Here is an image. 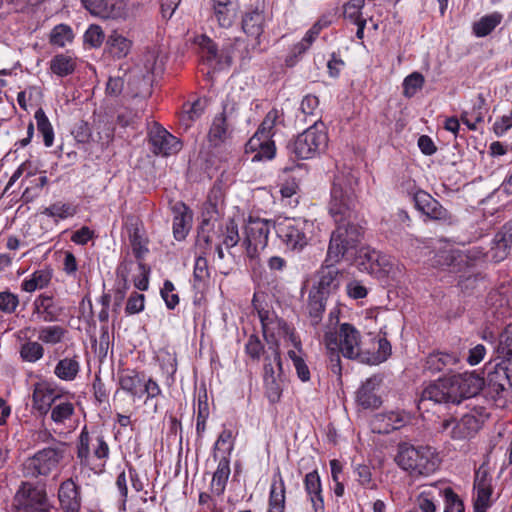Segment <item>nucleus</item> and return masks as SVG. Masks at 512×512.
Masks as SVG:
<instances>
[{"label": "nucleus", "instance_id": "nucleus-1", "mask_svg": "<svg viewBox=\"0 0 512 512\" xmlns=\"http://www.w3.org/2000/svg\"><path fill=\"white\" fill-rule=\"evenodd\" d=\"M355 194L351 180L336 176L331 189L329 212L337 227L331 233L326 262L338 263L342 259L352 261L362 238V227L354 223Z\"/></svg>", "mask_w": 512, "mask_h": 512}, {"label": "nucleus", "instance_id": "nucleus-2", "mask_svg": "<svg viewBox=\"0 0 512 512\" xmlns=\"http://www.w3.org/2000/svg\"><path fill=\"white\" fill-rule=\"evenodd\" d=\"M324 342L326 348L331 352L330 361L333 373H341L339 353L348 359H359L361 362H365L361 350V334L350 323H342L336 330L329 327L325 332Z\"/></svg>", "mask_w": 512, "mask_h": 512}, {"label": "nucleus", "instance_id": "nucleus-3", "mask_svg": "<svg viewBox=\"0 0 512 512\" xmlns=\"http://www.w3.org/2000/svg\"><path fill=\"white\" fill-rule=\"evenodd\" d=\"M284 123L282 110L271 109L263 119L254 135L248 140L245 146L246 153H254L252 162L271 160L276 153L275 143L272 137L279 126Z\"/></svg>", "mask_w": 512, "mask_h": 512}, {"label": "nucleus", "instance_id": "nucleus-4", "mask_svg": "<svg viewBox=\"0 0 512 512\" xmlns=\"http://www.w3.org/2000/svg\"><path fill=\"white\" fill-rule=\"evenodd\" d=\"M397 465L412 476H427L435 472L439 461L434 450L428 446H413L400 443L395 457Z\"/></svg>", "mask_w": 512, "mask_h": 512}, {"label": "nucleus", "instance_id": "nucleus-5", "mask_svg": "<svg viewBox=\"0 0 512 512\" xmlns=\"http://www.w3.org/2000/svg\"><path fill=\"white\" fill-rule=\"evenodd\" d=\"M484 391L498 407H505L512 401V360L510 358L498 363H488Z\"/></svg>", "mask_w": 512, "mask_h": 512}, {"label": "nucleus", "instance_id": "nucleus-6", "mask_svg": "<svg viewBox=\"0 0 512 512\" xmlns=\"http://www.w3.org/2000/svg\"><path fill=\"white\" fill-rule=\"evenodd\" d=\"M273 228L286 250L299 253L311 240L314 223L304 218L279 217Z\"/></svg>", "mask_w": 512, "mask_h": 512}, {"label": "nucleus", "instance_id": "nucleus-7", "mask_svg": "<svg viewBox=\"0 0 512 512\" xmlns=\"http://www.w3.org/2000/svg\"><path fill=\"white\" fill-rule=\"evenodd\" d=\"M67 444L57 442L52 446L37 451L33 456L25 460L23 473L27 477H47L57 471L65 459Z\"/></svg>", "mask_w": 512, "mask_h": 512}, {"label": "nucleus", "instance_id": "nucleus-8", "mask_svg": "<svg viewBox=\"0 0 512 512\" xmlns=\"http://www.w3.org/2000/svg\"><path fill=\"white\" fill-rule=\"evenodd\" d=\"M118 383L120 389L129 394L133 399H140L146 395L144 401L146 405L162 395V389L157 381L133 369H126L119 373Z\"/></svg>", "mask_w": 512, "mask_h": 512}, {"label": "nucleus", "instance_id": "nucleus-9", "mask_svg": "<svg viewBox=\"0 0 512 512\" xmlns=\"http://www.w3.org/2000/svg\"><path fill=\"white\" fill-rule=\"evenodd\" d=\"M440 500L444 502V512H464V504L449 486L430 485L417 498L422 512H436Z\"/></svg>", "mask_w": 512, "mask_h": 512}, {"label": "nucleus", "instance_id": "nucleus-10", "mask_svg": "<svg viewBox=\"0 0 512 512\" xmlns=\"http://www.w3.org/2000/svg\"><path fill=\"white\" fill-rule=\"evenodd\" d=\"M91 451L93 453V457L100 461L98 469L101 472L104 469L110 454L108 443L100 434L91 436L86 427H84L78 438L76 452L77 459L82 467H89L90 469L95 470L91 467Z\"/></svg>", "mask_w": 512, "mask_h": 512}, {"label": "nucleus", "instance_id": "nucleus-11", "mask_svg": "<svg viewBox=\"0 0 512 512\" xmlns=\"http://www.w3.org/2000/svg\"><path fill=\"white\" fill-rule=\"evenodd\" d=\"M328 142L327 134L319 129L316 122L299 134L293 144L291 151L299 159H310L325 150Z\"/></svg>", "mask_w": 512, "mask_h": 512}, {"label": "nucleus", "instance_id": "nucleus-12", "mask_svg": "<svg viewBox=\"0 0 512 512\" xmlns=\"http://www.w3.org/2000/svg\"><path fill=\"white\" fill-rule=\"evenodd\" d=\"M271 226V220L252 216L248 218L244 226L243 243L249 258L257 257L259 251L267 246Z\"/></svg>", "mask_w": 512, "mask_h": 512}, {"label": "nucleus", "instance_id": "nucleus-13", "mask_svg": "<svg viewBox=\"0 0 512 512\" xmlns=\"http://www.w3.org/2000/svg\"><path fill=\"white\" fill-rule=\"evenodd\" d=\"M17 512H51L45 489L31 483H22L15 495Z\"/></svg>", "mask_w": 512, "mask_h": 512}, {"label": "nucleus", "instance_id": "nucleus-14", "mask_svg": "<svg viewBox=\"0 0 512 512\" xmlns=\"http://www.w3.org/2000/svg\"><path fill=\"white\" fill-rule=\"evenodd\" d=\"M282 373V361L278 344L268 346L264 357V384L271 402L280 398L278 378Z\"/></svg>", "mask_w": 512, "mask_h": 512}, {"label": "nucleus", "instance_id": "nucleus-15", "mask_svg": "<svg viewBox=\"0 0 512 512\" xmlns=\"http://www.w3.org/2000/svg\"><path fill=\"white\" fill-rule=\"evenodd\" d=\"M437 263L448 266L453 271H461L463 267H472L478 262L487 259V252L479 246H473L464 251L450 249L444 250L437 255Z\"/></svg>", "mask_w": 512, "mask_h": 512}, {"label": "nucleus", "instance_id": "nucleus-16", "mask_svg": "<svg viewBox=\"0 0 512 512\" xmlns=\"http://www.w3.org/2000/svg\"><path fill=\"white\" fill-rule=\"evenodd\" d=\"M151 151L157 156L168 157L178 153L182 143L164 127L155 123L148 133Z\"/></svg>", "mask_w": 512, "mask_h": 512}, {"label": "nucleus", "instance_id": "nucleus-17", "mask_svg": "<svg viewBox=\"0 0 512 512\" xmlns=\"http://www.w3.org/2000/svg\"><path fill=\"white\" fill-rule=\"evenodd\" d=\"M412 196L415 208L431 220L447 222L450 214L435 198L422 189L409 191Z\"/></svg>", "mask_w": 512, "mask_h": 512}, {"label": "nucleus", "instance_id": "nucleus-18", "mask_svg": "<svg viewBox=\"0 0 512 512\" xmlns=\"http://www.w3.org/2000/svg\"><path fill=\"white\" fill-rule=\"evenodd\" d=\"M481 427L479 418L465 414L460 419H446L441 423V431L455 440H466L475 436Z\"/></svg>", "mask_w": 512, "mask_h": 512}, {"label": "nucleus", "instance_id": "nucleus-19", "mask_svg": "<svg viewBox=\"0 0 512 512\" xmlns=\"http://www.w3.org/2000/svg\"><path fill=\"white\" fill-rule=\"evenodd\" d=\"M450 378L457 404L465 398L476 396L484 389V379L474 373L451 374Z\"/></svg>", "mask_w": 512, "mask_h": 512}, {"label": "nucleus", "instance_id": "nucleus-20", "mask_svg": "<svg viewBox=\"0 0 512 512\" xmlns=\"http://www.w3.org/2000/svg\"><path fill=\"white\" fill-rule=\"evenodd\" d=\"M57 498L63 512H80L82 507L81 486L75 479L67 478L58 487Z\"/></svg>", "mask_w": 512, "mask_h": 512}, {"label": "nucleus", "instance_id": "nucleus-21", "mask_svg": "<svg viewBox=\"0 0 512 512\" xmlns=\"http://www.w3.org/2000/svg\"><path fill=\"white\" fill-rule=\"evenodd\" d=\"M91 14L102 19H125L128 15L121 0H81Z\"/></svg>", "mask_w": 512, "mask_h": 512}, {"label": "nucleus", "instance_id": "nucleus-22", "mask_svg": "<svg viewBox=\"0 0 512 512\" xmlns=\"http://www.w3.org/2000/svg\"><path fill=\"white\" fill-rule=\"evenodd\" d=\"M426 400L433 401L434 403L457 404L456 399H454L450 375L431 382L423 389L420 402L422 403Z\"/></svg>", "mask_w": 512, "mask_h": 512}, {"label": "nucleus", "instance_id": "nucleus-23", "mask_svg": "<svg viewBox=\"0 0 512 512\" xmlns=\"http://www.w3.org/2000/svg\"><path fill=\"white\" fill-rule=\"evenodd\" d=\"M60 396L59 392L50 383H36L32 394V409L38 415L45 416Z\"/></svg>", "mask_w": 512, "mask_h": 512}, {"label": "nucleus", "instance_id": "nucleus-24", "mask_svg": "<svg viewBox=\"0 0 512 512\" xmlns=\"http://www.w3.org/2000/svg\"><path fill=\"white\" fill-rule=\"evenodd\" d=\"M460 363V356L455 352L435 351L430 353L425 361L424 370L431 374L451 373Z\"/></svg>", "mask_w": 512, "mask_h": 512}, {"label": "nucleus", "instance_id": "nucleus-25", "mask_svg": "<svg viewBox=\"0 0 512 512\" xmlns=\"http://www.w3.org/2000/svg\"><path fill=\"white\" fill-rule=\"evenodd\" d=\"M263 335L268 343V346L279 344V338L283 337L285 331H287V323L279 319L274 313L270 314L268 311L259 312Z\"/></svg>", "mask_w": 512, "mask_h": 512}, {"label": "nucleus", "instance_id": "nucleus-26", "mask_svg": "<svg viewBox=\"0 0 512 512\" xmlns=\"http://www.w3.org/2000/svg\"><path fill=\"white\" fill-rule=\"evenodd\" d=\"M408 421V415L401 411L379 413L373 419V431L379 434H388L404 427Z\"/></svg>", "mask_w": 512, "mask_h": 512}, {"label": "nucleus", "instance_id": "nucleus-27", "mask_svg": "<svg viewBox=\"0 0 512 512\" xmlns=\"http://www.w3.org/2000/svg\"><path fill=\"white\" fill-rule=\"evenodd\" d=\"M266 17L263 10L258 8L247 11L242 19V29L248 37L253 38L251 49L254 50L259 44V38L265 27Z\"/></svg>", "mask_w": 512, "mask_h": 512}, {"label": "nucleus", "instance_id": "nucleus-28", "mask_svg": "<svg viewBox=\"0 0 512 512\" xmlns=\"http://www.w3.org/2000/svg\"><path fill=\"white\" fill-rule=\"evenodd\" d=\"M382 379L378 376H372L365 380L359 387L356 400L357 403L364 409L377 408L381 405V398L378 395V390Z\"/></svg>", "mask_w": 512, "mask_h": 512}, {"label": "nucleus", "instance_id": "nucleus-29", "mask_svg": "<svg viewBox=\"0 0 512 512\" xmlns=\"http://www.w3.org/2000/svg\"><path fill=\"white\" fill-rule=\"evenodd\" d=\"M63 312V308L50 295L40 294L33 302V314L43 322H56Z\"/></svg>", "mask_w": 512, "mask_h": 512}, {"label": "nucleus", "instance_id": "nucleus-30", "mask_svg": "<svg viewBox=\"0 0 512 512\" xmlns=\"http://www.w3.org/2000/svg\"><path fill=\"white\" fill-rule=\"evenodd\" d=\"M304 489L314 512H325L322 483L317 470L307 473L303 480Z\"/></svg>", "mask_w": 512, "mask_h": 512}, {"label": "nucleus", "instance_id": "nucleus-31", "mask_svg": "<svg viewBox=\"0 0 512 512\" xmlns=\"http://www.w3.org/2000/svg\"><path fill=\"white\" fill-rule=\"evenodd\" d=\"M201 59L213 69H223L231 65V56H224L223 48L218 50L216 44L207 37L200 43Z\"/></svg>", "mask_w": 512, "mask_h": 512}, {"label": "nucleus", "instance_id": "nucleus-32", "mask_svg": "<svg viewBox=\"0 0 512 512\" xmlns=\"http://www.w3.org/2000/svg\"><path fill=\"white\" fill-rule=\"evenodd\" d=\"M286 505V486L278 468L271 480L267 512H284Z\"/></svg>", "mask_w": 512, "mask_h": 512}, {"label": "nucleus", "instance_id": "nucleus-33", "mask_svg": "<svg viewBox=\"0 0 512 512\" xmlns=\"http://www.w3.org/2000/svg\"><path fill=\"white\" fill-rule=\"evenodd\" d=\"M319 280L317 289L315 292H319L325 296L330 293L336 291L341 282V273L340 270L335 266V263L330 262L323 266L319 273Z\"/></svg>", "mask_w": 512, "mask_h": 512}, {"label": "nucleus", "instance_id": "nucleus-34", "mask_svg": "<svg viewBox=\"0 0 512 512\" xmlns=\"http://www.w3.org/2000/svg\"><path fill=\"white\" fill-rule=\"evenodd\" d=\"M133 46V41L124 34L114 29L106 39V51L114 59H123L127 57Z\"/></svg>", "mask_w": 512, "mask_h": 512}, {"label": "nucleus", "instance_id": "nucleus-35", "mask_svg": "<svg viewBox=\"0 0 512 512\" xmlns=\"http://www.w3.org/2000/svg\"><path fill=\"white\" fill-rule=\"evenodd\" d=\"M52 279V270L44 268L34 271L21 282V290L32 293L36 290L46 288Z\"/></svg>", "mask_w": 512, "mask_h": 512}, {"label": "nucleus", "instance_id": "nucleus-36", "mask_svg": "<svg viewBox=\"0 0 512 512\" xmlns=\"http://www.w3.org/2000/svg\"><path fill=\"white\" fill-rule=\"evenodd\" d=\"M76 66V58L67 53L56 54L49 62L50 71L61 78L73 74Z\"/></svg>", "mask_w": 512, "mask_h": 512}, {"label": "nucleus", "instance_id": "nucleus-37", "mask_svg": "<svg viewBox=\"0 0 512 512\" xmlns=\"http://www.w3.org/2000/svg\"><path fill=\"white\" fill-rule=\"evenodd\" d=\"M80 361L77 355L65 357L57 362L54 368V374L63 381H73L80 372Z\"/></svg>", "mask_w": 512, "mask_h": 512}, {"label": "nucleus", "instance_id": "nucleus-38", "mask_svg": "<svg viewBox=\"0 0 512 512\" xmlns=\"http://www.w3.org/2000/svg\"><path fill=\"white\" fill-rule=\"evenodd\" d=\"M488 315L496 320H502L511 316V308L504 295L499 292H492L488 297Z\"/></svg>", "mask_w": 512, "mask_h": 512}, {"label": "nucleus", "instance_id": "nucleus-39", "mask_svg": "<svg viewBox=\"0 0 512 512\" xmlns=\"http://www.w3.org/2000/svg\"><path fill=\"white\" fill-rule=\"evenodd\" d=\"M74 410V404L60 396L49 410L50 418L56 425H64L72 418Z\"/></svg>", "mask_w": 512, "mask_h": 512}, {"label": "nucleus", "instance_id": "nucleus-40", "mask_svg": "<svg viewBox=\"0 0 512 512\" xmlns=\"http://www.w3.org/2000/svg\"><path fill=\"white\" fill-rule=\"evenodd\" d=\"M230 475V460L228 456H223L217 466L212 478V489L218 496L223 494Z\"/></svg>", "mask_w": 512, "mask_h": 512}, {"label": "nucleus", "instance_id": "nucleus-41", "mask_svg": "<svg viewBox=\"0 0 512 512\" xmlns=\"http://www.w3.org/2000/svg\"><path fill=\"white\" fill-rule=\"evenodd\" d=\"M249 46L245 39L235 38L234 40H228L223 45V53L224 56H231V63L236 58L247 60L251 58Z\"/></svg>", "mask_w": 512, "mask_h": 512}, {"label": "nucleus", "instance_id": "nucleus-42", "mask_svg": "<svg viewBox=\"0 0 512 512\" xmlns=\"http://www.w3.org/2000/svg\"><path fill=\"white\" fill-rule=\"evenodd\" d=\"M129 239L133 254L139 261V268L145 272V265L142 263V260L149 252L147 239L140 233L138 228H133L129 231Z\"/></svg>", "mask_w": 512, "mask_h": 512}, {"label": "nucleus", "instance_id": "nucleus-43", "mask_svg": "<svg viewBox=\"0 0 512 512\" xmlns=\"http://www.w3.org/2000/svg\"><path fill=\"white\" fill-rule=\"evenodd\" d=\"M502 19L503 15L499 12L485 15L473 24V33L477 37H485L501 23Z\"/></svg>", "mask_w": 512, "mask_h": 512}, {"label": "nucleus", "instance_id": "nucleus-44", "mask_svg": "<svg viewBox=\"0 0 512 512\" xmlns=\"http://www.w3.org/2000/svg\"><path fill=\"white\" fill-rule=\"evenodd\" d=\"M205 101L197 99L193 103H186L183 105V110L180 115V123L185 129H188L192 123L197 120L204 112Z\"/></svg>", "mask_w": 512, "mask_h": 512}, {"label": "nucleus", "instance_id": "nucleus-45", "mask_svg": "<svg viewBox=\"0 0 512 512\" xmlns=\"http://www.w3.org/2000/svg\"><path fill=\"white\" fill-rule=\"evenodd\" d=\"M325 295L311 291L308 299V312L311 319L312 325H318L322 319L323 312L325 311L326 305Z\"/></svg>", "mask_w": 512, "mask_h": 512}, {"label": "nucleus", "instance_id": "nucleus-46", "mask_svg": "<svg viewBox=\"0 0 512 512\" xmlns=\"http://www.w3.org/2000/svg\"><path fill=\"white\" fill-rule=\"evenodd\" d=\"M380 252L371 250L370 248H358V253L353 259L356 261L357 266L363 272L369 274L376 273V262Z\"/></svg>", "mask_w": 512, "mask_h": 512}, {"label": "nucleus", "instance_id": "nucleus-47", "mask_svg": "<svg viewBox=\"0 0 512 512\" xmlns=\"http://www.w3.org/2000/svg\"><path fill=\"white\" fill-rule=\"evenodd\" d=\"M66 333V329L59 325L42 326L38 330V340L47 345H57L63 341Z\"/></svg>", "mask_w": 512, "mask_h": 512}, {"label": "nucleus", "instance_id": "nucleus-48", "mask_svg": "<svg viewBox=\"0 0 512 512\" xmlns=\"http://www.w3.org/2000/svg\"><path fill=\"white\" fill-rule=\"evenodd\" d=\"M34 117L36 120L37 129L43 137L44 145L46 147H51L54 142V130H53V127H52L48 117L46 116L45 112L41 108H39L35 112Z\"/></svg>", "mask_w": 512, "mask_h": 512}, {"label": "nucleus", "instance_id": "nucleus-49", "mask_svg": "<svg viewBox=\"0 0 512 512\" xmlns=\"http://www.w3.org/2000/svg\"><path fill=\"white\" fill-rule=\"evenodd\" d=\"M26 182L27 186L22 193V198L25 202H32L40 196L41 190L48 183V178L45 172H41L39 177H33Z\"/></svg>", "mask_w": 512, "mask_h": 512}, {"label": "nucleus", "instance_id": "nucleus-50", "mask_svg": "<svg viewBox=\"0 0 512 512\" xmlns=\"http://www.w3.org/2000/svg\"><path fill=\"white\" fill-rule=\"evenodd\" d=\"M227 136V121L224 117L216 116L208 133V140L213 146L223 143Z\"/></svg>", "mask_w": 512, "mask_h": 512}, {"label": "nucleus", "instance_id": "nucleus-51", "mask_svg": "<svg viewBox=\"0 0 512 512\" xmlns=\"http://www.w3.org/2000/svg\"><path fill=\"white\" fill-rule=\"evenodd\" d=\"M74 38L73 31L66 24L56 25L50 33V43L58 47H64Z\"/></svg>", "mask_w": 512, "mask_h": 512}, {"label": "nucleus", "instance_id": "nucleus-52", "mask_svg": "<svg viewBox=\"0 0 512 512\" xmlns=\"http://www.w3.org/2000/svg\"><path fill=\"white\" fill-rule=\"evenodd\" d=\"M44 355V348L38 341H27L21 345L20 356L23 361L35 363Z\"/></svg>", "mask_w": 512, "mask_h": 512}, {"label": "nucleus", "instance_id": "nucleus-53", "mask_svg": "<svg viewBox=\"0 0 512 512\" xmlns=\"http://www.w3.org/2000/svg\"><path fill=\"white\" fill-rule=\"evenodd\" d=\"M214 16L221 27H230L235 17L234 4L213 5Z\"/></svg>", "mask_w": 512, "mask_h": 512}, {"label": "nucleus", "instance_id": "nucleus-54", "mask_svg": "<svg viewBox=\"0 0 512 512\" xmlns=\"http://www.w3.org/2000/svg\"><path fill=\"white\" fill-rule=\"evenodd\" d=\"M303 352H296L295 350L288 351V357L291 359L293 366L296 370L298 378L302 382H307L310 380V370L306 364V361L303 357Z\"/></svg>", "mask_w": 512, "mask_h": 512}, {"label": "nucleus", "instance_id": "nucleus-55", "mask_svg": "<svg viewBox=\"0 0 512 512\" xmlns=\"http://www.w3.org/2000/svg\"><path fill=\"white\" fill-rule=\"evenodd\" d=\"M43 213L52 218L66 219L76 213V209L68 203L56 202L45 208Z\"/></svg>", "mask_w": 512, "mask_h": 512}, {"label": "nucleus", "instance_id": "nucleus-56", "mask_svg": "<svg viewBox=\"0 0 512 512\" xmlns=\"http://www.w3.org/2000/svg\"><path fill=\"white\" fill-rule=\"evenodd\" d=\"M210 277L207 259L203 256H198L195 260L193 271V286L200 288L201 285Z\"/></svg>", "mask_w": 512, "mask_h": 512}, {"label": "nucleus", "instance_id": "nucleus-57", "mask_svg": "<svg viewBox=\"0 0 512 512\" xmlns=\"http://www.w3.org/2000/svg\"><path fill=\"white\" fill-rule=\"evenodd\" d=\"M510 248L511 247L507 244V242L500 241L496 234L492 241V246L487 252V260L493 262H500L504 260L507 257Z\"/></svg>", "mask_w": 512, "mask_h": 512}, {"label": "nucleus", "instance_id": "nucleus-58", "mask_svg": "<svg viewBox=\"0 0 512 512\" xmlns=\"http://www.w3.org/2000/svg\"><path fill=\"white\" fill-rule=\"evenodd\" d=\"M424 84V77L419 72H413L403 81V93L406 97H413Z\"/></svg>", "mask_w": 512, "mask_h": 512}, {"label": "nucleus", "instance_id": "nucleus-59", "mask_svg": "<svg viewBox=\"0 0 512 512\" xmlns=\"http://www.w3.org/2000/svg\"><path fill=\"white\" fill-rule=\"evenodd\" d=\"M365 5V0H349L343 6V14L346 19L352 23L364 20L362 17V9Z\"/></svg>", "mask_w": 512, "mask_h": 512}, {"label": "nucleus", "instance_id": "nucleus-60", "mask_svg": "<svg viewBox=\"0 0 512 512\" xmlns=\"http://www.w3.org/2000/svg\"><path fill=\"white\" fill-rule=\"evenodd\" d=\"M19 296L10 290L0 292V311L4 314H13L19 306Z\"/></svg>", "mask_w": 512, "mask_h": 512}, {"label": "nucleus", "instance_id": "nucleus-61", "mask_svg": "<svg viewBox=\"0 0 512 512\" xmlns=\"http://www.w3.org/2000/svg\"><path fill=\"white\" fill-rule=\"evenodd\" d=\"M482 103L483 100L481 99L480 104L478 106H474L472 111H463L461 114L460 120L468 127L469 130H476V124L482 122L484 119Z\"/></svg>", "mask_w": 512, "mask_h": 512}, {"label": "nucleus", "instance_id": "nucleus-62", "mask_svg": "<svg viewBox=\"0 0 512 512\" xmlns=\"http://www.w3.org/2000/svg\"><path fill=\"white\" fill-rule=\"evenodd\" d=\"M493 489L473 491L474 512H487L492 505Z\"/></svg>", "mask_w": 512, "mask_h": 512}, {"label": "nucleus", "instance_id": "nucleus-63", "mask_svg": "<svg viewBox=\"0 0 512 512\" xmlns=\"http://www.w3.org/2000/svg\"><path fill=\"white\" fill-rule=\"evenodd\" d=\"M492 488V477L486 464H482L475 471L473 491L488 490Z\"/></svg>", "mask_w": 512, "mask_h": 512}, {"label": "nucleus", "instance_id": "nucleus-64", "mask_svg": "<svg viewBox=\"0 0 512 512\" xmlns=\"http://www.w3.org/2000/svg\"><path fill=\"white\" fill-rule=\"evenodd\" d=\"M105 35L99 25L92 24L84 33V42L93 48H99L104 42Z\"/></svg>", "mask_w": 512, "mask_h": 512}]
</instances>
